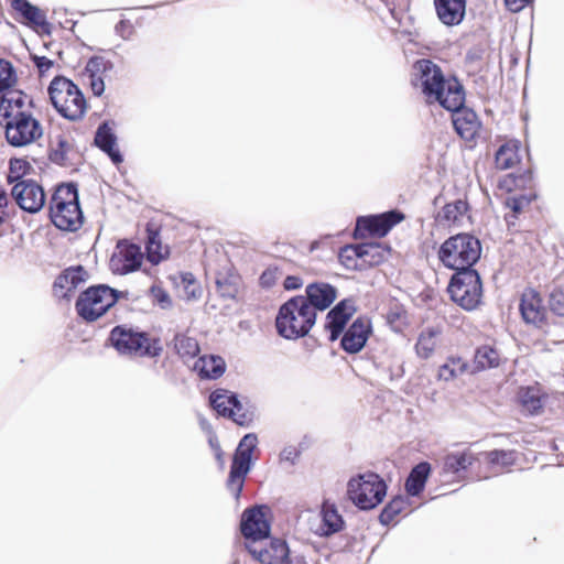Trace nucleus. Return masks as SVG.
<instances>
[{"mask_svg": "<svg viewBox=\"0 0 564 564\" xmlns=\"http://www.w3.org/2000/svg\"><path fill=\"white\" fill-rule=\"evenodd\" d=\"M411 83L430 104L438 102L445 109H457L465 102V93L458 80L445 79L441 67L430 59L414 63Z\"/></svg>", "mask_w": 564, "mask_h": 564, "instance_id": "f257e3e1", "label": "nucleus"}, {"mask_svg": "<svg viewBox=\"0 0 564 564\" xmlns=\"http://www.w3.org/2000/svg\"><path fill=\"white\" fill-rule=\"evenodd\" d=\"M11 99L1 98L0 117L4 126L6 139L12 147H25L43 135L40 121L29 111L11 107Z\"/></svg>", "mask_w": 564, "mask_h": 564, "instance_id": "f03ea898", "label": "nucleus"}, {"mask_svg": "<svg viewBox=\"0 0 564 564\" xmlns=\"http://www.w3.org/2000/svg\"><path fill=\"white\" fill-rule=\"evenodd\" d=\"M316 321L314 307L304 296H294L279 310L275 326L280 336L297 339L308 334Z\"/></svg>", "mask_w": 564, "mask_h": 564, "instance_id": "7ed1b4c3", "label": "nucleus"}, {"mask_svg": "<svg viewBox=\"0 0 564 564\" xmlns=\"http://www.w3.org/2000/svg\"><path fill=\"white\" fill-rule=\"evenodd\" d=\"M480 254L479 239L469 234H457L449 237L438 250L440 261L456 272L474 270L473 265L479 260Z\"/></svg>", "mask_w": 564, "mask_h": 564, "instance_id": "20e7f679", "label": "nucleus"}, {"mask_svg": "<svg viewBox=\"0 0 564 564\" xmlns=\"http://www.w3.org/2000/svg\"><path fill=\"white\" fill-rule=\"evenodd\" d=\"M54 108L64 118L76 121L84 117L87 104L82 90L66 77H55L48 86Z\"/></svg>", "mask_w": 564, "mask_h": 564, "instance_id": "39448f33", "label": "nucleus"}, {"mask_svg": "<svg viewBox=\"0 0 564 564\" xmlns=\"http://www.w3.org/2000/svg\"><path fill=\"white\" fill-rule=\"evenodd\" d=\"M386 495L387 485L378 474L368 471L348 480L347 497L360 510L376 508Z\"/></svg>", "mask_w": 564, "mask_h": 564, "instance_id": "423d86ee", "label": "nucleus"}, {"mask_svg": "<svg viewBox=\"0 0 564 564\" xmlns=\"http://www.w3.org/2000/svg\"><path fill=\"white\" fill-rule=\"evenodd\" d=\"M126 295L106 284L93 285L78 296L75 305L77 314L86 322H95Z\"/></svg>", "mask_w": 564, "mask_h": 564, "instance_id": "0eeeda50", "label": "nucleus"}, {"mask_svg": "<svg viewBox=\"0 0 564 564\" xmlns=\"http://www.w3.org/2000/svg\"><path fill=\"white\" fill-rule=\"evenodd\" d=\"M447 290L451 299L466 311L475 310L481 302L482 284L476 270L456 272Z\"/></svg>", "mask_w": 564, "mask_h": 564, "instance_id": "6e6552de", "label": "nucleus"}, {"mask_svg": "<svg viewBox=\"0 0 564 564\" xmlns=\"http://www.w3.org/2000/svg\"><path fill=\"white\" fill-rule=\"evenodd\" d=\"M109 340L121 355L156 357L162 350L156 343H150L147 334L134 332L124 326H116L110 333Z\"/></svg>", "mask_w": 564, "mask_h": 564, "instance_id": "1a4fd4ad", "label": "nucleus"}, {"mask_svg": "<svg viewBox=\"0 0 564 564\" xmlns=\"http://www.w3.org/2000/svg\"><path fill=\"white\" fill-rule=\"evenodd\" d=\"M12 197L21 209L35 214L45 204V193L40 184L33 180H21L11 189Z\"/></svg>", "mask_w": 564, "mask_h": 564, "instance_id": "9d476101", "label": "nucleus"}, {"mask_svg": "<svg viewBox=\"0 0 564 564\" xmlns=\"http://www.w3.org/2000/svg\"><path fill=\"white\" fill-rule=\"evenodd\" d=\"M403 218V214L398 210H390L380 215L358 217L355 236H365L366 234H370L383 237L393 226L402 221Z\"/></svg>", "mask_w": 564, "mask_h": 564, "instance_id": "9b49d317", "label": "nucleus"}, {"mask_svg": "<svg viewBox=\"0 0 564 564\" xmlns=\"http://www.w3.org/2000/svg\"><path fill=\"white\" fill-rule=\"evenodd\" d=\"M143 260L141 248L134 243L119 241L110 258V269L116 274H127L137 271Z\"/></svg>", "mask_w": 564, "mask_h": 564, "instance_id": "f8f14e48", "label": "nucleus"}, {"mask_svg": "<svg viewBox=\"0 0 564 564\" xmlns=\"http://www.w3.org/2000/svg\"><path fill=\"white\" fill-rule=\"evenodd\" d=\"M248 550L262 564H290L289 547L282 540H272L268 545L253 543Z\"/></svg>", "mask_w": 564, "mask_h": 564, "instance_id": "ddd939ff", "label": "nucleus"}, {"mask_svg": "<svg viewBox=\"0 0 564 564\" xmlns=\"http://www.w3.org/2000/svg\"><path fill=\"white\" fill-rule=\"evenodd\" d=\"M370 333V321L365 317H358L344 333L340 346L348 354L359 352L365 347Z\"/></svg>", "mask_w": 564, "mask_h": 564, "instance_id": "4468645a", "label": "nucleus"}, {"mask_svg": "<svg viewBox=\"0 0 564 564\" xmlns=\"http://www.w3.org/2000/svg\"><path fill=\"white\" fill-rule=\"evenodd\" d=\"M241 532L246 539H252V544L268 538L270 525L261 507H254L243 512Z\"/></svg>", "mask_w": 564, "mask_h": 564, "instance_id": "2eb2a0df", "label": "nucleus"}, {"mask_svg": "<svg viewBox=\"0 0 564 564\" xmlns=\"http://www.w3.org/2000/svg\"><path fill=\"white\" fill-rule=\"evenodd\" d=\"M354 312L352 301L343 300L327 313L325 328L329 332V339L332 341L336 340L343 333Z\"/></svg>", "mask_w": 564, "mask_h": 564, "instance_id": "dca6fc26", "label": "nucleus"}, {"mask_svg": "<svg viewBox=\"0 0 564 564\" xmlns=\"http://www.w3.org/2000/svg\"><path fill=\"white\" fill-rule=\"evenodd\" d=\"M447 110L453 112V124L456 132L465 140H473L480 128L476 112L465 108L464 104L457 109Z\"/></svg>", "mask_w": 564, "mask_h": 564, "instance_id": "f3484780", "label": "nucleus"}, {"mask_svg": "<svg viewBox=\"0 0 564 564\" xmlns=\"http://www.w3.org/2000/svg\"><path fill=\"white\" fill-rule=\"evenodd\" d=\"M321 522L317 528L313 529L315 534L319 536H330L344 529L345 521L338 513L335 503L324 501L319 511Z\"/></svg>", "mask_w": 564, "mask_h": 564, "instance_id": "a211bd4d", "label": "nucleus"}, {"mask_svg": "<svg viewBox=\"0 0 564 564\" xmlns=\"http://www.w3.org/2000/svg\"><path fill=\"white\" fill-rule=\"evenodd\" d=\"M251 469V459L239 452H235L232 463L230 466L229 476L227 479V488L235 496L239 498L247 474Z\"/></svg>", "mask_w": 564, "mask_h": 564, "instance_id": "6ab92c4d", "label": "nucleus"}, {"mask_svg": "<svg viewBox=\"0 0 564 564\" xmlns=\"http://www.w3.org/2000/svg\"><path fill=\"white\" fill-rule=\"evenodd\" d=\"M438 20L447 26L462 23L466 14V0H433Z\"/></svg>", "mask_w": 564, "mask_h": 564, "instance_id": "aec40b11", "label": "nucleus"}, {"mask_svg": "<svg viewBox=\"0 0 564 564\" xmlns=\"http://www.w3.org/2000/svg\"><path fill=\"white\" fill-rule=\"evenodd\" d=\"M520 312L528 324L540 325L545 315V308L536 291L527 289L521 296Z\"/></svg>", "mask_w": 564, "mask_h": 564, "instance_id": "412c9836", "label": "nucleus"}, {"mask_svg": "<svg viewBox=\"0 0 564 564\" xmlns=\"http://www.w3.org/2000/svg\"><path fill=\"white\" fill-rule=\"evenodd\" d=\"M51 219L53 224L66 231H76L78 230L83 223L84 216L80 209L79 204L65 206L61 210L58 208L50 210Z\"/></svg>", "mask_w": 564, "mask_h": 564, "instance_id": "4be33fe9", "label": "nucleus"}, {"mask_svg": "<svg viewBox=\"0 0 564 564\" xmlns=\"http://www.w3.org/2000/svg\"><path fill=\"white\" fill-rule=\"evenodd\" d=\"M88 274L82 267H70L63 271L54 282V291L57 296L67 297L80 283L85 282Z\"/></svg>", "mask_w": 564, "mask_h": 564, "instance_id": "5701e85b", "label": "nucleus"}, {"mask_svg": "<svg viewBox=\"0 0 564 564\" xmlns=\"http://www.w3.org/2000/svg\"><path fill=\"white\" fill-rule=\"evenodd\" d=\"M306 300L316 310L324 311L329 307L336 299V289L328 283H311L306 286Z\"/></svg>", "mask_w": 564, "mask_h": 564, "instance_id": "b1692460", "label": "nucleus"}, {"mask_svg": "<svg viewBox=\"0 0 564 564\" xmlns=\"http://www.w3.org/2000/svg\"><path fill=\"white\" fill-rule=\"evenodd\" d=\"M117 137L107 122H102L95 134V144L109 155L115 164L123 161L120 151L116 148Z\"/></svg>", "mask_w": 564, "mask_h": 564, "instance_id": "393cba45", "label": "nucleus"}, {"mask_svg": "<svg viewBox=\"0 0 564 564\" xmlns=\"http://www.w3.org/2000/svg\"><path fill=\"white\" fill-rule=\"evenodd\" d=\"M501 362V354L490 344L479 346L474 355L470 373H476L490 368H497Z\"/></svg>", "mask_w": 564, "mask_h": 564, "instance_id": "a878e982", "label": "nucleus"}, {"mask_svg": "<svg viewBox=\"0 0 564 564\" xmlns=\"http://www.w3.org/2000/svg\"><path fill=\"white\" fill-rule=\"evenodd\" d=\"M431 473V465L427 462H421L415 465L406 480H405V491L409 496L415 497L419 496L426 484V480Z\"/></svg>", "mask_w": 564, "mask_h": 564, "instance_id": "bb28decb", "label": "nucleus"}, {"mask_svg": "<svg viewBox=\"0 0 564 564\" xmlns=\"http://www.w3.org/2000/svg\"><path fill=\"white\" fill-rule=\"evenodd\" d=\"M12 8L21 14L28 25L40 28L48 26L44 12L28 0H13Z\"/></svg>", "mask_w": 564, "mask_h": 564, "instance_id": "cd10ccee", "label": "nucleus"}, {"mask_svg": "<svg viewBox=\"0 0 564 564\" xmlns=\"http://www.w3.org/2000/svg\"><path fill=\"white\" fill-rule=\"evenodd\" d=\"M203 379H217L225 372L226 364L219 356H203L194 365Z\"/></svg>", "mask_w": 564, "mask_h": 564, "instance_id": "c85d7f7f", "label": "nucleus"}, {"mask_svg": "<svg viewBox=\"0 0 564 564\" xmlns=\"http://www.w3.org/2000/svg\"><path fill=\"white\" fill-rule=\"evenodd\" d=\"M476 459L475 454L468 449L449 453L444 458L443 473L456 475L462 470H466Z\"/></svg>", "mask_w": 564, "mask_h": 564, "instance_id": "c756f323", "label": "nucleus"}, {"mask_svg": "<svg viewBox=\"0 0 564 564\" xmlns=\"http://www.w3.org/2000/svg\"><path fill=\"white\" fill-rule=\"evenodd\" d=\"M520 162L519 142L508 141L503 143L496 152L495 163L499 170H509Z\"/></svg>", "mask_w": 564, "mask_h": 564, "instance_id": "7c9ffc66", "label": "nucleus"}, {"mask_svg": "<svg viewBox=\"0 0 564 564\" xmlns=\"http://www.w3.org/2000/svg\"><path fill=\"white\" fill-rule=\"evenodd\" d=\"M468 371L470 372V366L466 360L458 356H451L440 366L437 378L438 380L448 382Z\"/></svg>", "mask_w": 564, "mask_h": 564, "instance_id": "2f4dec72", "label": "nucleus"}, {"mask_svg": "<svg viewBox=\"0 0 564 564\" xmlns=\"http://www.w3.org/2000/svg\"><path fill=\"white\" fill-rule=\"evenodd\" d=\"M79 204L78 191L74 184L59 185L53 194L50 202V210L58 208L61 210L65 206Z\"/></svg>", "mask_w": 564, "mask_h": 564, "instance_id": "473e14b6", "label": "nucleus"}, {"mask_svg": "<svg viewBox=\"0 0 564 564\" xmlns=\"http://www.w3.org/2000/svg\"><path fill=\"white\" fill-rule=\"evenodd\" d=\"M180 296L186 301L198 300L202 296V288L196 281L194 275L189 272L181 275V281L177 283Z\"/></svg>", "mask_w": 564, "mask_h": 564, "instance_id": "72a5a7b5", "label": "nucleus"}, {"mask_svg": "<svg viewBox=\"0 0 564 564\" xmlns=\"http://www.w3.org/2000/svg\"><path fill=\"white\" fill-rule=\"evenodd\" d=\"M519 398L522 408L530 414H536L542 409L541 392L538 387L522 388Z\"/></svg>", "mask_w": 564, "mask_h": 564, "instance_id": "f704fd0d", "label": "nucleus"}, {"mask_svg": "<svg viewBox=\"0 0 564 564\" xmlns=\"http://www.w3.org/2000/svg\"><path fill=\"white\" fill-rule=\"evenodd\" d=\"M235 400V393L228 390L218 389L212 392L209 402L219 415L229 417L230 408Z\"/></svg>", "mask_w": 564, "mask_h": 564, "instance_id": "c9c22d12", "label": "nucleus"}, {"mask_svg": "<svg viewBox=\"0 0 564 564\" xmlns=\"http://www.w3.org/2000/svg\"><path fill=\"white\" fill-rule=\"evenodd\" d=\"M174 348L183 359H192L199 352V346L195 338L185 334H177L174 337Z\"/></svg>", "mask_w": 564, "mask_h": 564, "instance_id": "e433bc0d", "label": "nucleus"}, {"mask_svg": "<svg viewBox=\"0 0 564 564\" xmlns=\"http://www.w3.org/2000/svg\"><path fill=\"white\" fill-rule=\"evenodd\" d=\"M467 212V203L457 199L454 203L446 204L438 214L441 223L456 224L458 223Z\"/></svg>", "mask_w": 564, "mask_h": 564, "instance_id": "4c0bfd02", "label": "nucleus"}, {"mask_svg": "<svg viewBox=\"0 0 564 564\" xmlns=\"http://www.w3.org/2000/svg\"><path fill=\"white\" fill-rule=\"evenodd\" d=\"M437 335L438 332L433 328H427L420 334L415 345V350L419 357L426 359L433 354L436 347Z\"/></svg>", "mask_w": 564, "mask_h": 564, "instance_id": "58836bf2", "label": "nucleus"}, {"mask_svg": "<svg viewBox=\"0 0 564 564\" xmlns=\"http://www.w3.org/2000/svg\"><path fill=\"white\" fill-rule=\"evenodd\" d=\"M361 262L368 265H378L386 258V250L377 243H360Z\"/></svg>", "mask_w": 564, "mask_h": 564, "instance_id": "ea45409f", "label": "nucleus"}, {"mask_svg": "<svg viewBox=\"0 0 564 564\" xmlns=\"http://www.w3.org/2000/svg\"><path fill=\"white\" fill-rule=\"evenodd\" d=\"M408 505V498L398 496L394 497L381 511L379 520L382 524L391 523L394 518L400 514Z\"/></svg>", "mask_w": 564, "mask_h": 564, "instance_id": "a19ab883", "label": "nucleus"}, {"mask_svg": "<svg viewBox=\"0 0 564 564\" xmlns=\"http://www.w3.org/2000/svg\"><path fill=\"white\" fill-rule=\"evenodd\" d=\"M359 248L360 245H349L340 249L338 259L346 269L352 270L362 265L358 263V261H361V251H359Z\"/></svg>", "mask_w": 564, "mask_h": 564, "instance_id": "79ce46f5", "label": "nucleus"}, {"mask_svg": "<svg viewBox=\"0 0 564 564\" xmlns=\"http://www.w3.org/2000/svg\"><path fill=\"white\" fill-rule=\"evenodd\" d=\"M113 64L102 56H91L85 66V74L88 77L104 76L112 70Z\"/></svg>", "mask_w": 564, "mask_h": 564, "instance_id": "37998d69", "label": "nucleus"}, {"mask_svg": "<svg viewBox=\"0 0 564 564\" xmlns=\"http://www.w3.org/2000/svg\"><path fill=\"white\" fill-rule=\"evenodd\" d=\"M486 458L492 467L506 468L516 463L514 451L495 449L486 453Z\"/></svg>", "mask_w": 564, "mask_h": 564, "instance_id": "c03bdc74", "label": "nucleus"}, {"mask_svg": "<svg viewBox=\"0 0 564 564\" xmlns=\"http://www.w3.org/2000/svg\"><path fill=\"white\" fill-rule=\"evenodd\" d=\"M145 250L148 260L153 264H158L164 258L162 245L156 231L148 230Z\"/></svg>", "mask_w": 564, "mask_h": 564, "instance_id": "a18cd8bd", "label": "nucleus"}, {"mask_svg": "<svg viewBox=\"0 0 564 564\" xmlns=\"http://www.w3.org/2000/svg\"><path fill=\"white\" fill-rule=\"evenodd\" d=\"M534 196L532 195H519V196H510L506 199V206L509 207L512 212V215L507 216L508 223L513 224L511 218H517L520 213H522L525 208H528L532 202Z\"/></svg>", "mask_w": 564, "mask_h": 564, "instance_id": "49530a36", "label": "nucleus"}, {"mask_svg": "<svg viewBox=\"0 0 564 564\" xmlns=\"http://www.w3.org/2000/svg\"><path fill=\"white\" fill-rule=\"evenodd\" d=\"M70 148V143L65 138L58 137L56 147L51 148L50 160L53 163L64 165L68 160V151Z\"/></svg>", "mask_w": 564, "mask_h": 564, "instance_id": "de8ad7c7", "label": "nucleus"}, {"mask_svg": "<svg viewBox=\"0 0 564 564\" xmlns=\"http://www.w3.org/2000/svg\"><path fill=\"white\" fill-rule=\"evenodd\" d=\"M17 82L15 70L8 61L0 59V93L11 88Z\"/></svg>", "mask_w": 564, "mask_h": 564, "instance_id": "09e8293b", "label": "nucleus"}, {"mask_svg": "<svg viewBox=\"0 0 564 564\" xmlns=\"http://www.w3.org/2000/svg\"><path fill=\"white\" fill-rule=\"evenodd\" d=\"M30 169L29 162L22 159H12L10 161L8 181L9 183L19 182L26 174Z\"/></svg>", "mask_w": 564, "mask_h": 564, "instance_id": "8fccbe9b", "label": "nucleus"}, {"mask_svg": "<svg viewBox=\"0 0 564 564\" xmlns=\"http://www.w3.org/2000/svg\"><path fill=\"white\" fill-rule=\"evenodd\" d=\"M230 411L231 412L229 413V419H231L238 425H246L251 421V414L245 410L236 393Z\"/></svg>", "mask_w": 564, "mask_h": 564, "instance_id": "3c124183", "label": "nucleus"}, {"mask_svg": "<svg viewBox=\"0 0 564 564\" xmlns=\"http://www.w3.org/2000/svg\"><path fill=\"white\" fill-rule=\"evenodd\" d=\"M215 283H216L217 292L223 297L230 299V297L235 296V294L237 292V288L230 276L217 275Z\"/></svg>", "mask_w": 564, "mask_h": 564, "instance_id": "603ef678", "label": "nucleus"}, {"mask_svg": "<svg viewBox=\"0 0 564 564\" xmlns=\"http://www.w3.org/2000/svg\"><path fill=\"white\" fill-rule=\"evenodd\" d=\"M258 445V437L254 433L246 434L239 442L237 452L246 455L250 459L252 458V453Z\"/></svg>", "mask_w": 564, "mask_h": 564, "instance_id": "864d4df0", "label": "nucleus"}, {"mask_svg": "<svg viewBox=\"0 0 564 564\" xmlns=\"http://www.w3.org/2000/svg\"><path fill=\"white\" fill-rule=\"evenodd\" d=\"M549 305L556 315L564 316V290H553L550 294Z\"/></svg>", "mask_w": 564, "mask_h": 564, "instance_id": "5fc2aeb1", "label": "nucleus"}, {"mask_svg": "<svg viewBox=\"0 0 564 564\" xmlns=\"http://www.w3.org/2000/svg\"><path fill=\"white\" fill-rule=\"evenodd\" d=\"M153 301L159 304L162 308H170L172 306V300L167 292L161 286L153 285L150 290Z\"/></svg>", "mask_w": 564, "mask_h": 564, "instance_id": "6e6d98bb", "label": "nucleus"}, {"mask_svg": "<svg viewBox=\"0 0 564 564\" xmlns=\"http://www.w3.org/2000/svg\"><path fill=\"white\" fill-rule=\"evenodd\" d=\"M299 455H300V452L297 451V448L295 446L290 445V446H285L281 451L280 459H281V462H288L291 465H294Z\"/></svg>", "mask_w": 564, "mask_h": 564, "instance_id": "4d7b16f0", "label": "nucleus"}, {"mask_svg": "<svg viewBox=\"0 0 564 564\" xmlns=\"http://www.w3.org/2000/svg\"><path fill=\"white\" fill-rule=\"evenodd\" d=\"M32 61L35 64V66L37 67L41 75H43L44 73L50 70L54 65L53 61L45 56L34 55V56H32Z\"/></svg>", "mask_w": 564, "mask_h": 564, "instance_id": "13d9d810", "label": "nucleus"}, {"mask_svg": "<svg viewBox=\"0 0 564 564\" xmlns=\"http://www.w3.org/2000/svg\"><path fill=\"white\" fill-rule=\"evenodd\" d=\"M91 91L95 96L99 97L105 91L104 76L88 77Z\"/></svg>", "mask_w": 564, "mask_h": 564, "instance_id": "bf43d9fd", "label": "nucleus"}, {"mask_svg": "<svg viewBox=\"0 0 564 564\" xmlns=\"http://www.w3.org/2000/svg\"><path fill=\"white\" fill-rule=\"evenodd\" d=\"M532 0H505L508 10L519 12L525 8Z\"/></svg>", "mask_w": 564, "mask_h": 564, "instance_id": "052dcab7", "label": "nucleus"}, {"mask_svg": "<svg viewBox=\"0 0 564 564\" xmlns=\"http://www.w3.org/2000/svg\"><path fill=\"white\" fill-rule=\"evenodd\" d=\"M285 290H296L303 285V281L301 278L295 275H288L283 282Z\"/></svg>", "mask_w": 564, "mask_h": 564, "instance_id": "680f3d73", "label": "nucleus"}, {"mask_svg": "<svg viewBox=\"0 0 564 564\" xmlns=\"http://www.w3.org/2000/svg\"><path fill=\"white\" fill-rule=\"evenodd\" d=\"M128 26V23L126 21H120L117 25H116V31L117 33L124 40L129 39V35L131 33V31H129V33L127 34L124 32V28Z\"/></svg>", "mask_w": 564, "mask_h": 564, "instance_id": "e2e57ef3", "label": "nucleus"}, {"mask_svg": "<svg viewBox=\"0 0 564 564\" xmlns=\"http://www.w3.org/2000/svg\"><path fill=\"white\" fill-rule=\"evenodd\" d=\"M2 98L9 99V97H7V96H3ZM10 99L12 100L11 107H13L14 109L22 110V106H23V98H22V96L10 97Z\"/></svg>", "mask_w": 564, "mask_h": 564, "instance_id": "0e129e2a", "label": "nucleus"}, {"mask_svg": "<svg viewBox=\"0 0 564 564\" xmlns=\"http://www.w3.org/2000/svg\"><path fill=\"white\" fill-rule=\"evenodd\" d=\"M215 454H216L217 459L221 460L223 452H221V448L219 445L216 446Z\"/></svg>", "mask_w": 564, "mask_h": 564, "instance_id": "69168bd1", "label": "nucleus"}, {"mask_svg": "<svg viewBox=\"0 0 564 564\" xmlns=\"http://www.w3.org/2000/svg\"><path fill=\"white\" fill-rule=\"evenodd\" d=\"M209 444L214 452L216 451V446L219 445L216 438H209Z\"/></svg>", "mask_w": 564, "mask_h": 564, "instance_id": "338daca9", "label": "nucleus"}, {"mask_svg": "<svg viewBox=\"0 0 564 564\" xmlns=\"http://www.w3.org/2000/svg\"><path fill=\"white\" fill-rule=\"evenodd\" d=\"M467 57H468L469 59H474V58H478V57H479V55H478V54H476V53H474V52H471V51H469V52L467 53Z\"/></svg>", "mask_w": 564, "mask_h": 564, "instance_id": "774afa93", "label": "nucleus"}]
</instances>
